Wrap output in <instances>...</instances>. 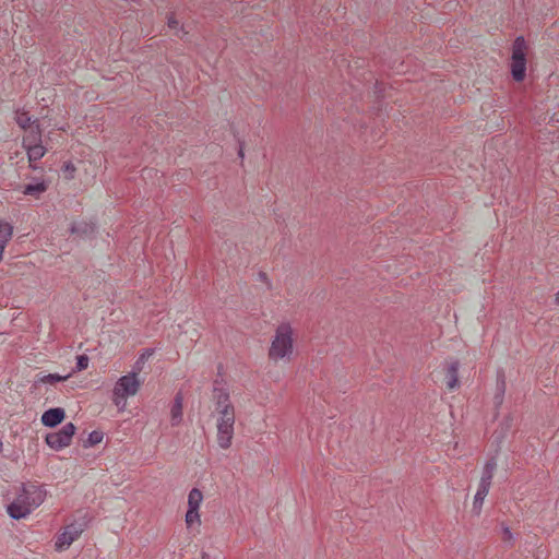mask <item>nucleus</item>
Wrapping results in <instances>:
<instances>
[{
  "label": "nucleus",
  "mask_w": 559,
  "mask_h": 559,
  "mask_svg": "<svg viewBox=\"0 0 559 559\" xmlns=\"http://www.w3.org/2000/svg\"><path fill=\"white\" fill-rule=\"evenodd\" d=\"M66 418V411L61 407H53L45 411L41 415V424L45 427L53 428L60 425Z\"/></svg>",
  "instance_id": "1a4fd4ad"
},
{
  "label": "nucleus",
  "mask_w": 559,
  "mask_h": 559,
  "mask_svg": "<svg viewBox=\"0 0 559 559\" xmlns=\"http://www.w3.org/2000/svg\"><path fill=\"white\" fill-rule=\"evenodd\" d=\"M91 518L87 513L82 514L72 523L67 525L64 530L56 537L55 547L57 551L68 549L73 542H75L81 534L87 528Z\"/></svg>",
  "instance_id": "f03ea898"
},
{
  "label": "nucleus",
  "mask_w": 559,
  "mask_h": 559,
  "mask_svg": "<svg viewBox=\"0 0 559 559\" xmlns=\"http://www.w3.org/2000/svg\"><path fill=\"white\" fill-rule=\"evenodd\" d=\"M88 361H90V359L86 355H79L76 357L75 371L85 370L88 367Z\"/></svg>",
  "instance_id": "a878e982"
},
{
  "label": "nucleus",
  "mask_w": 559,
  "mask_h": 559,
  "mask_svg": "<svg viewBox=\"0 0 559 559\" xmlns=\"http://www.w3.org/2000/svg\"><path fill=\"white\" fill-rule=\"evenodd\" d=\"M259 277H260V280H262V281H266V278H267V277H266V274H265V273H263V272H260V273H259Z\"/></svg>",
  "instance_id": "473e14b6"
},
{
  "label": "nucleus",
  "mask_w": 559,
  "mask_h": 559,
  "mask_svg": "<svg viewBox=\"0 0 559 559\" xmlns=\"http://www.w3.org/2000/svg\"><path fill=\"white\" fill-rule=\"evenodd\" d=\"M45 498L46 490L43 486L33 483L23 484L16 498L8 506V514L14 520L24 519L38 508Z\"/></svg>",
  "instance_id": "f257e3e1"
},
{
  "label": "nucleus",
  "mask_w": 559,
  "mask_h": 559,
  "mask_svg": "<svg viewBox=\"0 0 559 559\" xmlns=\"http://www.w3.org/2000/svg\"><path fill=\"white\" fill-rule=\"evenodd\" d=\"M143 364H144V355H141L139 357V359L136 360V362L134 364L133 369H132V371H136V376L141 371Z\"/></svg>",
  "instance_id": "c756f323"
},
{
  "label": "nucleus",
  "mask_w": 559,
  "mask_h": 559,
  "mask_svg": "<svg viewBox=\"0 0 559 559\" xmlns=\"http://www.w3.org/2000/svg\"><path fill=\"white\" fill-rule=\"evenodd\" d=\"M203 500V495L198 488H193L188 496L189 509H199Z\"/></svg>",
  "instance_id": "5701e85b"
},
{
  "label": "nucleus",
  "mask_w": 559,
  "mask_h": 559,
  "mask_svg": "<svg viewBox=\"0 0 559 559\" xmlns=\"http://www.w3.org/2000/svg\"><path fill=\"white\" fill-rule=\"evenodd\" d=\"M293 353V338L289 325L282 324L277 328L272 341L269 356L273 360L283 359Z\"/></svg>",
  "instance_id": "20e7f679"
},
{
  "label": "nucleus",
  "mask_w": 559,
  "mask_h": 559,
  "mask_svg": "<svg viewBox=\"0 0 559 559\" xmlns=\"http://www.w3.org/2000/svg\"><path fill=\"white\" fill-rule=\"evenodd\" d=\"M502 539L510 545H513V534L508 526L502 527Z\"/></svg>",
  "instance_id": "c85d7f7f"
},
{
  "label": "nucleus",
  "mask_w": 559,
  "mask_h": 559,
  "mask_svg": "<svg viewBox=\"0 0 559 559\" xmlns=\"http://www.w3.org/2000/svg\"><path fill=\"white\" fill-rule=\"evenodd\" d=\"M71 234L78 235L81 238L90 237L94 234V225L86 222L74 223L71 226Z\"/></svg>",
  "instance_id": "f3484780"
},
{
  "label": "nucleus",
  "mask_w": 559,
  "mask_h": 559,
  "mask_svg": "<svg viewBox=\"0 0 559 559\" xmlns=\"http://www.w3.org/2000/svg\"><path fill=\"white\" fill-rule=\"evenodd\" d=\"M202 559H210V556L206 552L202 554Z\"/></svg>",
  "instance_id": "c9c22d12"
},
{
  "label": "nucleus",
  "mask_w": 559,
  "mask_h": 559,
  "mask_svg": "<svg viewBox=\"0 0 559 559\" xmlns=\"http://www.w3.org/2000/svg\"><path fill=\"white\" fill-rule=\"evenodd\" d=\"M459 368H460L459 360H454V361L450 362V365L447 368L445 382H447V388L450 391H452L456 386H459Z\"/></svg>",
  "instance_id": "ddd939ff"
},
{
  "label": "nucleus",
  "mask_w": 559,
  "mask_h": 559,
  "mask_svg": "<svg viewBox=\"0 0 559 559\" xmlns=\"http://www.w3.org/2000/svg\"><path fill=\"white\" fill-rule=\"evenodd\" d=\"M489 489H490L489 487L478 485L477 492L474 497L473 509H472V511L475 514L478 515L480 513L484 500H485L486 496L488 495Z\"/></svg>",
  "instance_id": "aec40b11"
},
{
  "label": "nucleus",
  "mask_w": 559,
  "mask_h": 559,
  "mask_svg": "<svg viewBox=\"0 0 559 559\" xmlns=\"http://www.w3.org/2000/svg\"><path fill=\"white\" fill-rule=\"evenodd\" d=\"M527 45L523 36H518L512 45L511 74L514 81L522 82L526 75Z\"/></svg>",
  "instance_id": "39448f33"
},
{
  "label": "nucleus",
  "mask_w": 559,
  "mask_h": 559,
  "mask_svg": "<svg viewBox=\"0 0 559 559\" xmlns=\"http://www.w3.org/2000/svg\"><path fill=\"white\" fill-rule=\"evenodd\" d=\"M69 377H70V374H67V376H60L58 373L44 374L43 372H39L35 377V384L48 383V384L53 385L58 382L67 380Z\"/></svg>",
  "instance_id": "6ab92c4d"
},
{
  "label": "nucleus",
  "mask_w": 559,
  "mask_h": 559,
  "mask_svg": "<svg viewBox=\"0 0 559 559\" xmlns=\"http://www.w3.org/2000/svg\"><path fill=\"white\" fill-rule=\"evenodd\" d=\"M506 390H507L506 376H504L503 370H499L497 372L496 392L493 395V404H495L496 408H499L502 405Z\"/></svg>",
  "instance_id": "9b49d317"
},
{
  "label": "nucleus",
  "mask_w": 559,
  "mask_h": 559,
  "mask_svg": "<svg viewBox=\"0 0 559 559\" xmlns=\"http://www.w3.org/2000/svg\"><path fill=\"white\" fill-rule=\"evenodd\" d=\"M235 414L225 411L223 416L217 418V443L222 449H228L231 445L234 437Z\"/></svg>",
  "instance_id": "423d86ee"
},
{
  "label": "nucleus",
  "mask_w": 559,
  "mask_h": 559,
  "mask_svg": "<svg viewBox=\"0 0 559 559\" xmlns=\"http://www.w3.org/2000/svg\"><path fill=\"white\" fill-rule=\"evenodd\" d=\"M15 121L17 126L23 130H28L36 123H39L37 119L33 120L28 112L17 111Z\"/></svg>",
  "instance_id": "412c9836"
},
{
  "label": "nucleus",
  "mask_w": 559,
  "mask_h": 559,
  "mask_svg": "<svg viewBox=\"0 0 559 559\" xmlns=\"http://www.w3.org/2000/svg\"><path fill=\"white\" fill-rule=\"evenodd\" d=\"M13 235V227L11 224L0 219V243L7 246Z\"/></svg>",
  "instance_id": "4be33fe9"
},
{
  "label": "nucleus",
  "mask_w": 559,
  "mask_h": 559,
  "mask_svg": "<svg viewBox=\"0 0 559 559\" xmlns=\"http://www.w3.org/2000/svg\"><path fill=\"white\" fill-rule=\"evenodd\" d=\"M38 144H41V129L40 124L36 123L31 129H28L26 135H24L22 145L24 148H27Z\"/></svg>",
  "instance_id": "f8f14e48"
},
{
  "label": "nucleus",
  "mask_w": 559,
  "mask_h": 559,
  "mask_svg": "<svg viewBox=\"0 0 559 559\" xmlns=\"http://www.w3.org/2000/svg\"><path fill=\"white\" fill-rule=\"evenodd\" d=\"M141 386V381L136 378V371L122 376L114 388V403L119 408L127 404V397L135 395Z\"/></svg>",
  "instance_id": "7ed1b4c3"
},
{
  "label": "nucleus",
  "mask_w": 559,
  "mask_h": 559,
  "mask_svg": "<svg viewBox=\"0 0 559 559\" xmlns=\"http://www.w3.org/2000/svg\"><path fill=\"white\" fill-rule=\"evenodd\" d=\"M75 430V426L68 423L59 431L47 433L45 441L52 450L60 451L70 445Z\"/></svg>",
  "instance_id": "0eeeda50"
},
{
  "label": "nucleus",
  "mask_w": 559,
  "mask_h": 559,
  "mask_svg": "<svg viewBox=\"0 0 559 559\" xmlns=\"http://www.w3.org/2000/svg\"><path fill=\"white\" fill-rule=\"evenodd\" d=\"M167 24H168V27L171 28V29H178L179 32H181L183 35L187 34V32H185V28L183 26H180L179 27V22L178 20L175 17L174 14H170L168 16V20H167Z\"/></svg>",
  "instance_id": "bb28decb"
},
{
  "label": "nucleus",
  "mask_w": 559,
  "mask_h": 559,
  "mask_svg": "<svg viewBox=\"0 0 559 559\" xmlns=\"http://www.w3.org/2000/svg\"><path fill=\"white\" fill-rule=\"evenodd\" d=\"M555 302L559 305V292L555 295Z\"/></svg>",
  "instance_id": "72a5a7b5"
},
{
  "label": "nucleus",
  "mask_w": 559,
  "mask_h": 559,
  "mask_svg": "<svg viewBox=\"0 0 559 559\" xmlns=\"http://www.w3.org/2000/svg\"><path fill=\"white\" fill-rule=\"evenodd\" d=\"M104 433L99 430H93L88 433L86 440H83V447L90 448L96 445L103 441Z\"/></svg>",
  "instance_id": "b1692460"
},
{
  "label": "nucleus",
  "mask_w": 559,
  "mask_h": 559,
  "mask_svg": "<svg viewBox=\"0 0 559 559\" xmlns=\"http://www.w3.org/2000/svg\"><path fill=\"white\" fill-rule=\"evenodd\" d=\"M238 154H239V156L241 158H243V145H242V143H239V153Z\"/></svg>",
  "instance_id": "2f4dec72"
},
{
  "label": "nucleus",
  "mask_w": 559,
  "mask_h": 559,
  "mask_svg": "<svg viewBox=\"0 0 559 559\" xmlns=\"http://www.w3.org/2000/svg\"><path fill=\"white\" fill-rule=\"evenodd\" d=\"M195 522L200 523L199 509H188V511L186 513V523H187V525L191 526Z\"/></svg>",
  "instance_id": "393cba45"
},
{
  "label": "nucleus",
  "mask_w": 559,
  "mask_h": 559,
  "mask_svg": "<svg viewBox=\"0 0 559 559\" xmlns=\"http://www.w3.org/2000/svg\"><path fill=\"white\" fill-rule=\"evenodd\" d=\"M497 468V461H496V457H491L489 459L484 468H483V473H481V477H480V481L478 485H481V486H485V487H489L491 486V480H492V477H493V474H495V471Z\"/></svg>",
  "instance_id": "4468645a"
},
{
  "label": "nucleus",
  "mask_w": 559,
  "mask_h": 559,
  "mask_svg": "<svg viewBox=\"0 0 559 559\" xmlns=\"http://www.w3.org/2000/svg\"><path fill=\"white\" fill-rule=\"evenodd\" d=\"M62 171L64 173V175L68 179H71V178H73L75 167L71 162H67L62 166Z\"/></svg>",
  "instance_id": "cd10ccee"
},
{
  "label": "nucleus",
  "mask_w": 559,
  "mask_h": 559,
  "mask_svg": "<svg viewBox=\"0 0 559 559\" xmlns=\"http://www.w3.org/2000/svg\"><path fill=\"white\" fill-rule=\"evenodd\" d=\"M142 355H144V360L151 355V352L147 349L145 353H143Z\"/></svg>",
  "instance_id": "f704fd0d"
},
{
  "label": "nucleus",
  "mask_w": 559,
  "mask_h": 559,
  "mask_svg": "<svg viewBox=\"0 0 559 559\" xmlns=\"http://www.w3.org/2000/svg\"><path fill=\"white\" fill-rule=\"evenodd\" d=\"M514 417L512 414H509L500 424L499 428L492 433L493 443L499 448L507 437L508 432L511 430L513 425Z\"/></svg>",
  "instance_id": "9d476101"
},
{
  "label": "nucleus",
  "mask_w": 559,
  "mask_h": 559,
  "mask_svg": "<svg viewBox=\"0 0 559 559\" xmlns=\"http://www.w3.org/2000/svg\"><path fill=\"white\" fill-rule=\"evenodd\" d=\"M212 400L215 404V411L218 413V416H223V414H225V411L235 414V407L230 402L228 390L218 386L217 380H215L214 382Z\"/></svg>",
  "instance_id": "6e6552de"
},
{
  "label": "nucleus",
  "mask_w": 559,
  "mask_h": 559,
  "mask_svg": "<svg viewBox=\"0 0 559 559\" xmlns=\"http://www.w3.org/2000/svg\"><path fill=\"white\" fill-rule=\"evenodd\" d=\"M48 185L41 180L36 183H27L23 186L22 193L34 198H39L45 191H47Z\"/></svg>",
  "instance_id": "dca6fc26"
},
{
  "label": "nucleus",
  "mask_w": 559,
  "mask_h": 559,
  "mask_svg": "<svg viewBox=\"0 0 559 559\" xmlns=\"http://www.w3.org/2000/svg\"><path fill=\"white\" fill-rule=\"evenodd\" d=\"M4 248H5V246L3 243H0V261L3 258Z\"/></svg>",
  "instance_id": "7c9ffc66"
},
{
  "label": "nucleus",
  "mask_w": 559,
  "mask_h": 559,
  "mask_svg": "<svg viewBox=\"0 0 559 559\" xmlns=\"http://www.w3.org/2000/svg\"><path fill=\"white\" fill-rule=\"evenodd\" d=\"M182 394L178 392L174 399V404L170 411L173 426H177L182 420Z\"/></svg>",
  "instance_id": "2eb2a0df"
},
{
  "label": "nucleus",
  "mask_w": 559,
  "mask_h": 559,
  "mask_svg": "<svg viewBox=\"0 0 559 559\" xmlns=\"http://www.w3.org/2000/svg\"><path fill=\"white\" fill-rule=\"evenodd\" d=\"M25 150L27 152L29 167L32 169L36 170L37 166L34 163L39 160L46 154V148L41 144H38V145L29 146Z\"/></svg>",
  "instance_id": "a211bd4d"
}]
</instances>
